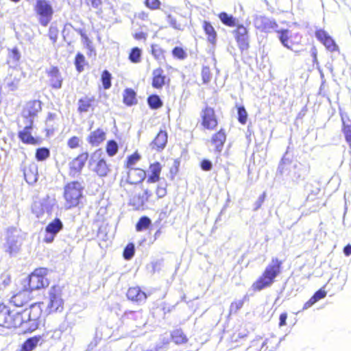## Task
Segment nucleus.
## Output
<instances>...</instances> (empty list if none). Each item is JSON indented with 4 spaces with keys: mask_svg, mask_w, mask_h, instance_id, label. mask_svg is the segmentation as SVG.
<instances>
[{
    "mask_svg": "<svg viewBox=\"0 0 351 351\" xmlns=\"http://www.w3.org/2000/svg\"><path fill=\"white\" fill-rule=\"evenodd\" d=\"M41 315L39 306L33 304L22 311H12L10 328L23 327L24 330L34 331L38 326Z\"/></svg>",
    "mask_w": 351,
    "mask_h": 351,
    "instance_id": "nucleus-1",
    "label": "nucleus"
},
{
    "mask_svg": "<svg viewBox=\"0 0 351 351\" xmlns=\"http://www.w3.org/2000/svg\"><path fill=\"white\" fill-rule=\"evenodd\" d=\"M282 262L277 258H273L271 263L265 268L263 275L252 285V289L254 291H261L262 289L270 287L274 279L280 274Z\"/></svg>",
    "mask_w": 351,
    "mask_h": 351,
    "instance_id": "nucleus-2",
    "label": "nucleus"
},
{
    "mask_svg": "<svg viewBox=\"0 0 351 351\" xmlns=\"http://www.w3.org/2000/svg\"><path fill=\"white\" fill-rule=\"evenodd\" d=\"M289 170L287 176L289 178L294 182H298L303 180L308 174V168L301 163L292 165L291 162L283 158L279 165L278 171L280 174L286 173Z\"/></svg>",
    "mask_w": 351,
    "mask_h": 351,
    "instance_id": "nucleus-3",
    "label": "nucleus"
},
{
    "mask_svg": "<svg viewBox=\"0 0 351 351\" xmlns=\"http://www.w3.org/2000/svg\"><path fill=\"white\" fill-rule=\"evenodd\" d=\"M82 186L78 182H72L64 187V197L66 201L65 208L66 209L76 206L82 195Z\"/></svg>",
    "mask_w": 351,
    "mask_h": 351,
    "instance_id": "nucleus-4",
    "label": "nucleus"
},
{
    "mask_svg": "<svg viewBox=\"0 0 351 351\" xmlns=\"http://www.w3.org/2000/svg\"><path fill=\"white\" fill-rule=\"evenodd\" d=\"M102 155L100 149L95 151L90 157L89 166L99 176L105 177L110 172V168Z\"/></svg>",
    "mask_w": 351,
    "mask_h": 351,
    "instance_id": "nucleus-5",
    "label": "nucleus"
},
{
    "mask_svg": "<svg viewBox=\"0 0 351 351\" xmlns=\"http://www.w3.org/2000/svg\"><path fill=\"white\" fill-rule=\"evenodd\" d=\"M34 10L38 16L40 23L43 26H47L51 21L53 13L50 3L47 0H36Z\"/></svg>",
    "mask_w": 351,
    "mask_h": 351,
    "instance_id": "nucleus-6",
    "label": "nucleus"
},
{
    "mask_svg": "<svg viewBox=\"0 0 351 351\" xmlns=\"http://www.w3.org/2000/svg\"><path fill=\"white\" fill-rule=\"evenodd\" d=\"M47 269L40 268L36 269L29 276V288L31 291L43 288L49 285L47 279L45 278Z\"/></svg>",
    "mask_w": 351,
    "mask_h": 351,
    "instance_id": "nucleus-7",
    "label": "nucleus"
},
{
    "mask_svg": "<svg viewBox=\"0 0 351 351\" xmlns=\"http://www.w3.org/2000/svg\"><path fill=\"white\" fill-rule=\"evenodd\" d=\"M145 178L146 172L144 170L138 168H130L125 178H121L120 186L126 189L128 184H137L144 180Z\"/></svg>",
    "mask_w": 351,
    "mask_h": 351,
    "instance_id": "nucleus-8",
    "label": "nucleus"
},
{
    "mask_svg": "<svg viewBox=\"0 0 351 351\" xmlns=\"http://www.w3.org/2000/svg\"><path fill=\"white\" fill-rule=\"evenodd\" d=\"M40 110L41 102L40 101L34 100L29 101L24 107L19 121L23 122H27L29 121L33 123L34 118Z\"/></svg>",
    "mask_w": 351,
    "mask_h": 351,
    "instance_id": "nucleus-9",
    "label": "nucleus"
},
{
    "mask_svg": "<svg viewBox=\"0 0 351 351\" xmlns=\"http://www.w3.org/2000/svg\"><path fill=\"white\" fill-rule=\"evenodd\" d=\"M49 302L47 308L49 312L61 311L63 309V300L59 287H53L49 292Z\"/></svg>",
    "mask_w": 351,
    "mask_h": 351,
    "instance_id": "nucleus-10",
    "label": "nucleus"
},
{
    "mask_svg": "<svg viewBox=\"0 0 351 351\" xmlns=\"http://www.w3.org/2000/svg\"><path fill=\"white\" fill-rule=\"evenodd\" d=\"M21 245L18 231L14 228L10 229L8 230V239L5 244V252L10 256L16 255L20 250Z\"/></svg>",
    "mask_w": 351,
    "mask_h": 351,
    "instance_id": "nucleus-11",
    "label": "nucleus"
},
{
    "mask_svg": "<svg viewBox=\"0 0 351 351\" xmlns=\"http://www.w3.org/2000/svg\"><path fill=\"white\" fill-rule=\"evenodd\" d=\"M18 125L20 128H22L19 132V138L21 141L27 144L36 145L37 140L32 134L33 123L29 121L27 122L19 121Z\"/></svg>",
    "mask_w": 351,
    "mask_h": 351,
    "instance_id": "nucleus-12",
    "label": "nucleus"
},
{
    "mask_svg": "<svg viewBox=\"0 0 351 351\" xmlns=\"http://www.w3.org/2000/svg\"><path fill=\"white\" fill-rule=\"evenodd\" d=\"M237 27L233 31L238 47L241 51L247 50L249 47V36L247 29L243 25H237Z\"/></svg>",
    "mask_w": 351,
    "mask_h": 351,
    "instance_id": "nucleus-13",
    "label": "nucleus"
},
{
    "mask_svg": "<svg viewBox=\"0 0 351 351\" xmlns=\"http://www.w3.org/2000/svg\"><path fill=\"white\" fill-rule=\"evenodd\" d=\"M256 28L262 32H270L272 29L276 30L278 24L271 19L264 16H256L254 19Z\"/></svg>",
    "mask_w": 351,
    "mask_h": 351,
    "instance_id": "nucleus-14",
    "label": "nucleus"
},
{
    "mask_svg": "<svg viewBox=\"0 0 351 351\" xmlns=\"http://www.w3.org/2000/svg\"><path fill=\"white\" fill-rule=\"evenodd\" d=\"M202 124L208 130H213L217 125V121L214 110L210 107H206L201 112Z\"/></svg>",
    "mask_w": 351,
    "mask_h": 351,
    "instance_id": "nucleus-15",
    "label": "nucleus"
},
{
    "mask_svg": "<svg viewBox=\"0 0 351 351\" xmlns=\"http://www.w3.org/2000/svg\"><path fill=\"white\" fill-rule=\"evenodd\" d=\"M63 224L60 219H55L51 222H50L46 227V235L44 239V241L46 243H51L55 236L62 229Z\"/></svg>",
    "mask_w": 351,
    "mask_h": 351,
    "instance_id": "nucleus-16",
    "label": "nucleus"
},
{
    "mask_svg": "<svg viewBox=\"0 0 351 351\" xmlns=\"http://www.w3.org/2000/svg\"><path fill=\"white\" fill-rule=\"evenodd\" d=\"M152 191L148 189H144L142 193L135 195L130 199V204L135 209L138 210L143 207L145 202L152 196Z\"/></svg>",
    "mask_w": 351,
    "mask_h": 351,
    "instance_id": "nucleus-17",
    "label": "nucleus"
},
{
    "mask_svg": "<svg viewBox=\"0 0 351 351\" xmlns=\"http://www.w3.org/2000/svg\"><path fill=\"white\" fill-rule=\"evenodd\" d=\"M315 36L328 51H335L338 50V46L336 45L334 40L325 31L319 29L316 31Z\"/></svg>",
    "mask_w": 351,
    "mask_h": 351,
    "instance_id": "nucleus-18",
    "label": "nucleus"
},
{
    "mask_svg": "<svg viewBox=\"0 0 351 351\" xmlns=\"http://www.w3.org/2000/svg\"><path fill=\"white\" fill-rule=\"evenodd\" d=\"M88 157V153L85 152L73 159L69 164L70 174L75 176L76 173H80L84 166Z\"/></svg>",
    "mask_w": 351,
    "mask_h": 351,
    "instance_id": "nucleus-19",
    "label": "nucleus"
},
{
    "mask_svg": "<svg viewBox=\"0 0 351 351\" xmlns=\"http://www.w3.org/2000/svg\"><path fill=\"white\" fill-rule=\"evenodd\" d=\"M128 298L137 303H143L147 299V295L139 287H130L127 293Z\"/></svg>",
    "mask_w": 351,
    "mask_h": 351,
    "instance_id": "nucleus-20",
    "label": "nucleus"
},
{
    "mask_svg": "<svg viewBox=\"0 0 351 351\" xmlns=\"http://www.w3.org/2000/svg\"><path fill=\"white\" fill-rule=\"evenodd\" d=\"M166 76L161 68L156 69L152 72V86L155 88H162L165 84Z\"/></svg>",
    "mask_w": 351,
    "mask_h": 351,
    "instance_id": "nucleus-21",
    "label": "nucleus"
},
{
    "mask_svg": "<svg viewBox=\"0 0 351 351\" xmlns=\"http://www.w3.org/2000/svg\"><path fill=\"white\" fill-rule=\"evenodd\" d=\"M42 212H46L47 214H51L56 208H57V201L54 196L47 195L40 202Z\"/></svg>",
    "mask_w": 351,
    "mask_h": 351,
    "instance_id": "nucleus-22",
    "label": "nucleus"
},
{
    "mask_svg": "<svg viewBox=\"0 0 351 351\" xmlns=\"http://www.w3.org/2000/svg\"><path fill=\"white\" fill-rule=\"evenodd\" d=\"M167 133L165 131H160L154 141L151 143L150 146L152 149L156 150H162L167 143Z\"/></svg>",
    "mask_w": 351,
    "mask_h": 351,
    "instance_id": "nucleus-23",
    "label": "nucleus"
},
{
    "mask_svg": "<svg viewBox=\"0 0 351 351\" xmlns=\"http://www.w3.org/2000/svg\"><path fill=\"white\" fill-rule=\"evenodd\" d=\"M12 311L5 305H0V326L10 328Z\"/></svg>",
    "mask_w": 351,
    "mask_h": 351,
    "instance_id": "nucleus-24",
    "label": "nucleus"
},
{
    "mask_svg": "<svg viewBox=\"0 0 351 351\" xmlns=\"http://www.w3.org/2000/svg\"><path fill=\"white\" fill-rule=\"evenodd\" d=\"M47 73L51 86L54 88H61L62 79L58 69L56 67H52L48 71Z\"/></svg>",
    "mask_w": 351,
    "mask_h": 351,
    "instance_id": "nucleus-25",
    "label": "nucleus"
},
{
    "mask_svg": "<svg viewBox=\"0 0 351 351\" xmlns=\"http://www.w3.org/2000/svg\"><path fill=\"white\" fill-rule=\"evenodd\" d=\"M106 138L105 132L99 128L95 131L90 132L88 137V142L93 146H98Z\"/></svg>",
    "mask_w": 351,
    "mask_h": 351,
    "instance_id": "nucleus-26",
    "label": "nucleus"
},
{
    "mask_svg": "<svg viewBox=\"0 0 351 351\" xmlns=\"http://www.w3.org/2000/svg\"><path fill=\"white\" fill-rule=\"evenodd\" d=\"M162 167L159 162L152 164L149 168V176L147 182L149 183H155L160 180V175Z\"/></svg>",
    "mask_w": 351,
    "mask_h": 351,
    "instance_id": "nucleus-27",
    "label": "nucleus"
},
{
    "mask_svg": "<svg viewBox=\"0 0 351 351\" xmlns=\"http://www.w3.org/2000/svg\"><path fill=\"white\" fill-rule=\"evenodd\" d=\"M226 139V136L223 130H220L217 133L213 136L211 143L215 147L217 152H220L221 151Z\"/></svg>",
    "mask_w": 351,
    "mask_h": 351,
    "instance_id": "nucleus-28",
    "label": "nucleus"
},
{
    "mask_svg": "<svg viewBox=\"0 0 351 351\" xmlns=\"http://www.w3.org/2000/svg\"><path fill=\"white\" fill-rule=\"evenodd\" d=\"M203 28L205 34L207 35L208 41L215 45L217 40V32L213 25L209 22L204 21Z\"/></svg>",
    "mask_w": 351,
    "mask_h": 351,
    "instance_id": "nucleus-29",
    "label": "nucleus"
},
{
    "mask_svg": "<svg viewBox=\"0 0 351 351\" xmlns=\"http://www.w3.org/2000/svg\"><path fill=\"white\" fill-rule=\"evenodd\" d=\"M24 177L25 180L29 184L36 182L38 179V172L36 167L35 165H32L29 167L28 168H25L24 169Z\"/></svg>",
    "mask_w": 351,
    "mask_h": 351,
    "instance_id": "nucleus-30",
    "label": "nucleus"
},
{
    "mask_svg": "<svg viewBox=\"0 0 351 351\" xmlns=\"http://www.w3.org/2000/svg\"><path fill=\"white\" fill-rule=\"evenodd\" d=\"M276 32L278 34V38L282 45L285 47L293 50L290 40L289 31L288 29H276Z\"/></svg>",
    "mask_w": 351,
    "mask_h": 351,
    "instance_id": "nucleus-31",
    "label": "nucleus"
},
{
    "mask_svg": "<svg viewBox=\"0 0 351 351\" xmlns=\"http://www.w3.org/2000/svg\"><path fill=\"white\" fill-rule=\"evenodd\" d=\"M221 21L226 25L229 27H234L237 25V20L232 15L228 14L226 12H221L219 14Z\"/></svg>",
    "mask_w": 351,
    "mask_h": 351,
    "instance_id": "nucleus-32",
    "label": "nucleus"
},
{
    "mask_svg": "<svg viewBox=\"0 0 351 351\" xmlns=\"http://www.w3.org/2000/svg\"><path fill=\"white\" fill-rule=\"evenodd\" d=\"M171 338L175 343L183 344L187 342L188 339L181 330L177 329L172 332Z\"/></svg>",
    "mask_w": 351,
    "mask_h": 351,
    "instance_id": "nucleus-33",
    "label": "nucleus"
},
{
    "mask_svg": "<svg viewBox=\"0 0 351 351\" xmlns=\"http://www.w3.org/2000/svg\"><path fill=\"white\" fill-rule=\"evenodd\" d=\"M123 102L128 106H132L136 102V93L130 89L127 88L123 93Z\"/></svg>",
    "mask_w": 351,
    "mask_h": 351,
    "instance_id": "nucleus-34",
    "label": "nucleus"
},
{
    "mask_svg": "<svg viewBox=\"0 0 351 351\" xmlns=\"http://www.w3.org/2000/svg\"><path fill=\"white\" fill-rule=\"evenodd\" d=\"M40 339H41V337L40 336H35L34 337L28 339L23 343V349L25 351L33 350L36 348V346L38 345Z\"/></svg>",
    "mask_w": 351,
    "mask_h": 351,
    "instance_id": "nucleus-35",
    "label": "nucleus"
},
{
    "mask_svg": "<svg viewBox=\"0 0 351 351\" xmlns=\"http://www.w3.org/2000/svg\"><path fill=\"white\" fill-rule=\"evenodd\" d=\"M92 101L93 99L88 97L80 99L78 101V110L80 112H88L91 106Z\"/></svg>",
    "mask_w": 351,
    "mask_h": 351,
    "instance_id": "nucleus-36",
    "label": "nucleus"
},
{
    "mask_svg": "<svg viewBox=\"0 0 351 351\" xmlns=\"http://www.w3.org/2000/svg\"><path fill=\"white\" fill-rule=\"evenodd\" d=\"M142 51L138 47H134L131 50L129 60L133 63H138L141 60Z\"/></svg>",
    "mask_w": 351,
    "mask_h": 351,
    "instance_id": "nucleus-37",
    "label": "nucleus"
},
{
    "mask_svg": "<svg viewBox=\"0 0 351 351\" xmlns=\"http://www.w3.org/2000/svg\"><path fill=\"white\" fill-rule=\"evenodd\" d=\"M151 224V220L147 217H141L136 225L138 232L147 229Z\"/></svg>",
    "mask_w": 351,
    "mask_h": 351,
    "instance_id": "nucleus-38",
    "label": "nucleus"
},
{
    "mask_svg": "<svg viewBox=\"0 0 351 351\" xmlns=\"http://www.w3.org/2000/svg\"><path fill=\"white\" fill-rule=\"evenodd\" d=\"M111 74L107 70L103 71L101 74V82L104 89H108L111 86Z\"/></svg>",
    "mask_w": 351,
    "mask_h": 351,
    "instance_id": "nucleus-39",
    "label": "nucleus"
},
{
    "mask_svg": "<svg viewBox=\"0 0 351 351\" xmlns=\"http://www.w3.org/2000/svg\"><path fill=\"white\" fill-rule=\"evenodd\" d=\"M148 104L152 108H158L162 106V101L158 95H152L148 97Z\"/></svg>",
    "mask_w": 351,
    "mask_h": 351,
    "instance_id": "nucleus-40",
    "label": "nucleus"
},
{
    "mask_svg": "<svg viewBox=\"0 0 351 351\" xmlns=\"http://www.w3.org/2000/svg\"><path fill=\"white\" fill-rule=\"evenodd\" d=\"M118 150L117 143L114 141H110L107 143L106 152L110 156H114Z\"/></svg>",
    "mask_w": 351,
    "mask_h": 351,
    "instance_id": "nucleus-41",
    "label": "nucleus"
},
{
    "mask_svg": "<svg viewBox=\"0 0 351 351\" xmlns=\"http://www.w3.org/2000/svg\"><path fill=\"white\" fill-rule=\"evenodd\" d=\"M49 156V151L48 149L43 147L36 150V158L38 160L42 161L47 159Z\"/></svg>",
    "mask_w": 351,
    "mask_h": 351,
    "instance_id": "nucleus-42",
    "label": "nucleus"
},
{
    "mask_svg": "<svg viewBox=\"0 0 351 351\" xmlns=\"http://www.w3.org/2000/svg\"><path fill=\"white\" fill-rule=\"evenodd\" d=\"M134 254V245L132 243L128 244L124 250L123 256L125 259L130 260Z\"/></svg>",
    "mask_w": 351,
    "mask_h": 351,
    "instance_id": "nucleus-43",
    "label": "nucleus"
},
{
    "mask_svg": "<svg viewBox=\"0 0 351 351\" xmlns=\"http://www.w3.org/2000/svg\"><path fill=\"white\" fill-rule=\"evenodd\" d=\"M11 276L8 273H3L0 276V289H3L10 285Z\"/></svg>",
    "mask_w": 351,
    "mask_h": 351,
    "instance_id": "nucleus-44",
    "label": "nucleus"
},
{
    "mask_svg": "<svg viewBox=\"0 0 351 351\" xmlns=\"http://www.w3.org/2000/svg\"><path fill=\"white\" fill-rule=\"evenodd\" d=\"M202 77L204 84L208 83L212 78L210 70L208 66H204L202 70Z\"/></svg>",
    "mask_w": 351,
    "mask_h": 351,
    "instance_id": "nucleus-45",
    "label": "nucleus"
},
{
    "mask_svg": "<svg viewBox=\"0 0 351 351\" xmlns=\"http://www.w3.org/2000/svg\"><path fill=\"white\" fill-rule=\"evenodd\" d=\"M243 304V300H239L232 302L230 306V313H236L239 309L242 308Z\"/></svg>",
    "mask_w": 351,
    "mask_h": 351,
    "instance_id": "nucleus-46",
    "label": "nucleus"
},
{
    "mask_svg": "<svg viewBox=\"0 0 351 351\" xmlns=\"http://www.w3.org/2000/svg\"><path fill=\"white\" fill-rule=\"evenodd\" d=\"M152 54L157 60L162 57V49L158 45H152Z\"/></svg>",
    "mask_w": 351,
    "mask_h": 351,
    "instance_id": "nucleus-47",
    "label": "nucleus"
},
{
    "mask_svg": "<svg viewBox=\"0 0 351 351\" xmlns=\"http://www.w3.org/2000/svg\"><path fill=\"white\" fill-rule=\"evenodd\" d=\"M140 155L136 152L130 156L128 158L127 167L130 168V167L134 165L140 160Z\"/></svg>",
    "mask_w": 351,
    "mask_h": 351,
    "instance_id": "nucleus-48",
    "label": "nucleus"
},
{
    "mask_svg": "<svg viewBox=\"0 0 351 351\" xmlns=\"http://www.w3.org/2000/svg\"><path fill=\"white\" fill-rule=\"evenodd\" d=\"M238 115L239 122L241 123L242 124L245 123L247 114L245 109L243 107H239L238 108Z\"/></svg>",
    "mask_w": 351,
    "mask_h": 351,
    "instance_id": "nucleus-49",
    "label": "nucleus"
},
{
    "mask_svg": "<svg viewBox=\"0 0 351 351\" xmlns=\"http://www.w3.org/2000/svg\"><path fill=\"white\" fill-rule=\"evenodd\" d=\"M343 133L346 141L351 146V125H346L343 123Z\"/></svg>",
    "mask_w": 351,
    "mask_h": 351,
    "instance_id": "nucleus-50",
    "label": "nucleus"
},
{
    "mask_svg": "<svg viewBox=\"0 0 351 351\" xmlns=\"http://www.w3.org/2000/svg\"><path fill=\"white\" fill-rule=\"evenodd\" d=\"M145 5L152 10H156L160 8V2L159 0H145Z\"/></svg>",
    "mask_w": 351,
    "mask_h": 351,
    "instance_id": "nucleus-51",
    "label": "nucleus"
},
{
    "mask_svg": "<svg viewBox=\"0 0 351 351\" xmlns=\"http://www.w3.org/2000/svg\"><path fill=\"white\" fill-rule=\"evenodd\" d=\"M84 56L78 53L75 58V66H76L77 71L80 72L82 71L83 69L82 63L84 62Z\"/></svg>",
    "mask_w": 351,
    "mask_h": 351,
    "instance_id": "nucleus-52",
    "label": "nucleus"
},
{
    "mask_svg": "<svg viewBox=\"0 0 351 351\" xmlns=\"http://www.w3.org/2000/svg\"><path fill=\"white\" fill-rule=\"evenodd\" d=\"M80 142V139L77 136H73L69 139L67 145L70 148L74 149L79 146Z\"/></svg>",
    "mask_w": 351,
    "mask_h": 351,
    "instance_id": "nucleus-53",
    "label": "nucleus"
},
{
    "mask_svg": "<svg viewBox=\"0 0 351 351\" xmlns=\"http://www.w3.org/2000/svg\"><path fill=\"white\" fill-rule=\"evenodd\" d=\"M173 55L180 59H183L185 57V52L184 50L180 47H175L173 49Z\"/></svg>",
    "mask_w": 351,
    "mask_h": 351,
    "instance_id": "nucleus-54",
    "label": "nucleus"
},
{
    "mask_svg": "<svg viewBox=\"0 0 351 351\" xmlns=\"http://www.w3.org/2000/svg\"><path fill=\"white\" fill-rule=\"evenodd\" d=\"M9 58L12 59L14 62H17L21 58L20 53L16 48H14L9 53Z\"/></svg>",
    "mask_w": 351,
    "mask_h": 351,
    "instance_id": "nucleus-55",
    "label": "nucleus"
},
{
    "mask_svg": "<svg viewBox=\"0 0 351 351\" xmlns=\"http://www.w3.org/2000/svg\"><path fill=\"white\" fill-rule=\"evenodd\" d=\"M167 21L174 29H180V24L177 23L176 19L173 18L171 15H168Z\"/></svg>",
    "mask_w": 351,
    "mask_h": 351,
    "instance_id": "nucleus-56",
    "label": "nucleus"
},
{
    "mask_svg": "<svg viewBox=\"0 0 351 351\" xmlns=\"http://www.w3.org/2000/svg\"><path fill=\"white\" fill-rule=\"evenodd\" d=\"M213 167L212 162L208 160H203L201 163V168L204 171H210Z\"/></svg>",
    "mask_w": 351,
    "mask_h": 351,
    "instance_id": "nucleus-57",
    "label": "nucleus"
},
{
    "mask_svg": "<svg viewBox=\"0 0 351 351\" xmlns=\"http://www.w3.org/2000/svg\"><path fill=\"white\" fill-rule=\"evenodd\" d=\"M326 295V292L323 289H319L313 295V297L315 298V301L317 302L319 300L325 298Z\"/></svg>",
    "mask_w": 351,
    "mask_h": 351,
    "instance_id": "nucleus-58",
    "label": "nucleus"
},
{
    "mask_svg": "<svg viewBox=\"0 0 351 351\" xmlns=\"http://www.w3.org/2000/svg\"><path fill=\"white\" fill-rule=\"evenodd\" d=\"M167 191L165 187L158 186L156 189V195L158 198H162L166 195Z\"/></svg>",
    "mask_w": 351,
    "mask_h": 351,
    "instance_id": "nucleus-59",
    "label": "nucleus"
},
{
    "mask_svg": "<svg viewBox=\"0 0 351 351\" xmlns=\"http://www.w3.org/2000/svg\"><path fill=\"white\" fill-rule=\"evenodd\" d=\"M91 6L95 9H99L103 3L104 0H89Z\"/></svg>",
    "mask_w": 351,
    "mask_h": 351,
    "instance_id": "nucleus-60",
    "label": "nucleus"
},
{
    "mask_svg": "<svg viewBox=\"0 0 351 351\" xmlns=\"http://www.w3.org/2000/svg\"><path fill=\"white\" fill-rule=\"evenodd\" d=\"M315 302H317L315 300V298L312 296L309 300H308L304 304V306H303V309L305 310V309H307L308 308H310L311 306H313Z\"/></svg>",
    "mask_w": 351,
    "mask_h": 351,
    "instance_id": "nucleus-61",
    "label": "nucleus"
},
{
    "mask_svg": "<svg viewBox=\"0 0 351 351\" xmlns=\"http://www.w3.org/2000/svg\"><path fill=\"white\" fill-rule=\"evenodd\" d=\"M134 37L136 40H145L147 38V34L143 32H136L134 35Z\"/></svg>",
    "mask_w": 351,
    "mask_h": 351,
    "instance_id": "nucleus-62",
    "label": "nucleus"
},
{
    "mask_svg": "<svg viewBox=\"0 0 351 351\" xmlns=\"http://www.w3.org/2000/svg\"><path fill=\"white\" fill-rule=\"evenodd\" d=\"M287 318V315L286 313H283L280 315V323H279L280 326L286 325Z\"/></svg>",
    "mask_w": 351,
    "mask_h": 351,
    "instance_id": "nucleus-63",
    "label": "nucleus"
},
{
    "mask_svg": "<svg viewBox=\"0 0 351 351\" xmlns=\"http://www.w3.org/2000/svg\"><path fill=\"white\" fill-rule=\"evenodd\" d=\"M343 253L346 256L351 255V245H348L344 247Z\"/></svg>",
    "mask_w": 351,
    "mask_h": 351,
    "instance_id": "nucleus-64",
    "label": "nucleus"
}]
</instances>
